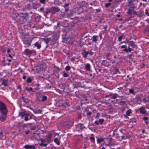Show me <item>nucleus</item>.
Here are the masks:
<instances>
[{"instance_id":"5fc2aeb1","label":"nucleus","mask_w":149,"mask_h":149,"mask_svg":"<svg viewBox=\"0 0 149 149\" xmlns=\"http://www.w3.org/2000/svg\"><path fill=\"white\" fill-rule=\"evenodd\" d=\"M69 3L65 4L63 6V7H68L69 6Z\"/></svg>"},{"instance_id":"f03ea898","label":"nucleus","mask_w":149,"mask_h":149,"mask_svg":"<svg viewBox=\"0 0 149 149\" xmlns=\"http://www.w3.org/2000/svg\"><path fill=\"white\" fill-rule=\"evenodd\" d=\"M51 13L52 15L55 14L56 13L60 11V9L58 7H53L51 8Z\"/></svg>"},{"instance_id":"69168bd1","label":"nucleus","mask_w":149,"mask_h":149,"mask_svg":"<svg viewBox=\"0 0 149 149\" xmlns=\"http://www.w3.org/2000/svg\"><path fill=\"white\" fill-rule=\"evenodd\" d=\"M96 10L97 11V12H100L101 10L100 9H96Z\"/></svg>"},{"instance_id":"20e7f679","label":"nucleus","mask_w":149,"mask_h":149,"mask_svg":"<svg viewBox=\"0 0 149 149\" xmlns=\"http://www.w3.org/2000/svg\"><path fill=\"white\" fill-rule=\"evenodd\" d=\"M117 95L116 94H113L112 93H110L108 95H105V97L107 98L108 97H110L111 99H115L117 97Z\"/></svg>"},{"instance_id":"412c9836","label":"nucleus","mask_w":149,"mask_h":149,"mask_svg":"<svg viewBox=\"0 0 149 149\" xmlns=\"http://www.w3.org/2000/svg\"><path fill=\"white\" fill-rule=\"evenodd\" d=\"M123 51H125L126 52H131L132 50L130 47H128V49H124L123 50Z\"/></svg>"},{"instance_id":"4be33fe9","label":"nucleus","mask_w":149,"mask_h":149,"mask_svg":"<svg viewBox=\"0 0 149 149\" xmlns=\"http://www.w3.org/2000/svg\"><path fill=\"white\" fill-rule=\"evenodd\" d=\"M73 84L79 87H80L81 85V83L80 82L75 81H74Z\"/></svg>"},{"instance_id":"f8f14e48","label":"nucleus","mask_w":149,"mask_h":149,"mask_svg":"<svg viewBox=\"0 0 149 149\" xmlns=\"http://www.w3.org/2000/svg\"><path fill=\"white\" fill-rule=\"evenodd\" d=\"M128 45L133 48H134L136 45H135L134 42L130 41L127 42Z\"/></svg>"},{"instance_id":"c85d7f7f","label":"nucleus","mask_w":149,"mask_h":149,"mask_svg":"<svg viewBox=\"0 0 149 149\" xmlns=\"http://www.w3.org/2000/svg\"><path fill=\"white\" fill-rule=\"evenodd\" d=\"M35 113H41L42 112V110L40 109H37L35 111H33Z\"/></svg>"},{"instance_id":"a18cd8bd","label":"nucleus","mask_w":149,"mask_h":149,"mask_svg":"<svg viewBox=\"0 0 149 149\" xmlns=\"http://www.w3.org/2000/svg\"><path fill=\"white\" fill-rule=\"evenodd\" d=\"M111 4L110 3H107L105 4V7L106 8L108 7L109 6H111Z\"/></svg>"},{"instance_id":"a211bd4d","label":"nucleus","mask_w":149,"mask_h":149,"mask_svg":"<svg viewBox=\"0 0 149 149\" xmlns=\"http://www.w3.org/2000/svg\"><path fill=\"white\" fill-rule=\"evenodd\" d=\"M87 55L88 54L87 51L84 49L83 50L82 52V55L83 57L84 58H86L87 57Z\"/></svg>"},{"instance_id":"1a4fd4ad","label":"nucleus","mask_w":149,"mask_h":149,"mask_svg":"<svg viewBox=\"0 0 149 149\" xmlns=\"http://www.w3.org/2000/svg\"><path fill=\"white\" fill-rule=\"evenodd\" d=\"M24 148L26 149H35L36 148L35 147L32 145H26L25 146Z\"/></svg>"},{"instance_id":"603ef678","label":"nucleus","mask_w":149,"mask_h":149,"mask_svg":"<svg viewBox=\"0 0 149 149\" xmlns=\"http://www.w3.org/2000/svg\"><path fill=\"white\" fill-rule=\"evenodd\" d=\"M81 115L80 114H78L77 115V118L78 119H80L81 118Z\"/></svg>"},{"instance_id":"bf43d9fd","label":"nucleus","mask_w":149,"mask_h":149,"mask_svg":"<svg viewBox=\"0 0 149 149\" xmlns=\"http://www.w3.org/2000/svg\"><path fill=\"white\" fill-rule=\"evenodd\" d=\"M29 132V131H25V133L26 135H27L28 134Z\"/></svg>"},{"instance_id":"7c9ffc66","label":"nucleus","mask_w":149,"mask_h":149,"mask_svg":"<svg viewBox=\"0 0 149 149\" xmlns=\"http://www.w3.org/2000/svg\"><path fill=\"white\" fill-rule=\"evenodd\" d=\"M54 142L56 143L57 145H60V142L58 141V139L57 138H55L54 140Z\"/></svg>"},{"instance_id":"f3484780","label":"nucleus","mask_w":149,"mask_h":149,"mask_svg":"<svg viewBox=\"0 0 149 149\" xmlns=\"http://www.w3.org/2000/svg\"><path fill=\"white\" fill-rule=\"evenodd\" d=\"M22 99L23 100V102L25 104H27L29 103L30 102V100L29 99H28L27 98H25L24 96L22 97Z\"/></svg>"},{"instance_id":"864d4df0","label":"nucleus","mask_w":149,"mask_h":149,"mask_svg":"<svg viewBox=\"0 0 149 149\" xmlns=\"http://www.w3.org/2000/svg\"><path fill=\"white\" fill-rule=\"evenodd\" d=\"M65 9V11L66 12H67L69 10V8L68 7H64Z\"/></svg>"},{"instance_id":"49530a36","label":"nucleus","mask_w":149,"mask_h":149,"mask_svg":"<svg viewBox=\"0 0 149 149\" xmlns=\"http://www.w3.org/2000/svg\"><path fill=\"white\" fill-rule=\"evenodd\" d=\"M90 139L92 142H94L95 140V138L93 137H91L90 138Z\"/></svg>"},{"instance_id":"f704fd0d","label":"nucleus","mask_w":149,"mask_h":149,"mask_svg":"<svg viewBox=\"0 0 149 149\" xmlns=\"http://www.w3.org/2000/svg\"><path fill=\"white\" fill-rule=\"evenodd\" d=\"M25 89L26 90H27L29 92L32 90V88L31 87H30V88H29L27 87Z\"/></svg>"},{"instance_id":"c9c22d12","label":"nucleus","mask_w":149,"mask_h":149,"mask_svg":"<svg viewBox=\"0 0 149 149\" xmlns=\"http://www.w3.org/2000/svg\"><path fill=\"white\" fill-rule=\"evenodd\" d=\"M129 92L130 93H132L133 94H134V90L132 89H130Z\"/></svg>"},{"instance_id":"338daca9","label":"nucleus","mask_w":149,"mask_h":149,"mask_svg":"<svg viewBox=\"0 0 149 149\" xmlns=\"http://www.w3.org/2000/svg\"><path fill=\"white\" fill-rule=\"evenodd\" d=\"M44 9V8H41L40 9V11H42Z\"/></svg>"},{"instance_id":"5701e85b","label":"nucleus","mask_w":149,"mask_h":149,"mask_svg":"<svg viewBox=\"0 0 149 149\" xmlns=\"http://www.w3.org/2000/svg\"><path fill=\"white\" fill-rule=\"evenodd\" d=\"M38 5V3L36 2H34L32 3V7L34 9H36Z\"/></svg>"},{"instance_id":"8fccbe9b","label":"nucleus","mask_w":149,"mask_h":149,"mask_svg":"<svg viewBox=\"0 0 149 149\" xmlns=\"http://www.w3.org/2000/svg\"><path fill=\"white\" fill-rule=\"evenodd\" d=\"M145 14L147 15L148 16H149V13H148V10L146 9L145 10Z\"/></svg>"},{"instance_id":"0e129e2a","label":"nucleus","mask_w":149,"mask_h":149,"mask_svg":"<svg viewBox=\"0 0 149 149\" xmlns=\"http://www.w3.org/2000/svg\"><path fill=\"white\" fill-rule=\"evenodd\" d=\"M83 101H84L85 100L87 101V99L86 98L84 97L83 99H82Z\"/></svg>"},{"instance_id":"0eeeda50","label":"nucleus","mask_w":149,"mask_h":149,"mask_svg":"<svg viewBox=\"0 0 149 149\" xmlns=\"http://www.w3.org/2000/svg\"><path fill=\"white\" fill-rule=\"evenodd\" d=\"M36 52L34 50H31L28 49H26L24 50V52L26 55L31 54L33 53H34Z\"/></svg>"},{"instance_id":"4c0bfd02","label":"nucleus","mask_w":149,"mask_h":149,"mask_svg":"<svg viewBox=\"0 0 149 149\" xmlns=\"http://www.w3.org/2000/svg\"><path fill=\"white\" fill-rule=\"evenodd\" d=\"M32 80L30 77H28L26 80V82L28 83H31V82Z\"/></svg>"},{"instance_id":"de8ad7c7","label":"nucleus","mask_w":149,"mask_h":149,"mask_svg":"<svg viewBox=\"0 0 149 149\" xmlns=\"http://www.w3.org/2000/svg\"><path fill=\"white\" fill-rule=\"evenodd\" d=\"M29 120V119L28 118V116H25L24 120L26 121H27L28 120Z\"/></svg>"},{"instance_id":"393cba45","label":"nucleus","mask_w":149,"mask_h":149,"mask_svg":"<svg viewBox=\"0 0 149 149\" xmlns=\"http://www.w3.org/2000/svg\"><path fill=\"white\" fill-rule=\"evenodd\" d=\"M31 7L30 5L28 4L26 5L25 8L27 9L28 10H31Z\"/></svg>"},{"instance_id":"c756f323","label":"nucleus","mask_w":149,"mask_h":149,"mask_svg":"<svg viewBox=\"0 0 149 149\" xmlns=\"http://www.w3.org/2000/svg\"><path fill=\"white\" fill-rule=\"evenodd\" d=\"M47 99V97L46 96H42L41 97V101H44L46 100Z\"/></svg>"},{"instance_id":"a19ab883","label":"nucleus","mask_w":149,"mask_h":149,"mask_svg":"<svg viewBox=\"0 0 149 149\" xmlns=\"http://www.w3.org/2000/svg\"><path fill=\"white\" fill-rule=\"evenodd\" d=\"M63 75L64 77H68L69 76V75L65 72H64Z\"/></svg>"},{"instance_id":"6e6d98bb","label":"nucleus","mask_w":149,"mask_h":149,"mask_svg":"<svg viewBox=\"0 0 149 149\" xmlns=\"http://www.w3.org/2000/svg\"><path fill=\"white\" fill-rule=\"evenodd\" d=\"M142 100L144 101V103H146V102H148V100H146V98H144Z\"/></svg>"},{"instance_id":"c03bdc74","label":"nucleus","mask_w":149,"mask_h":149,"mask_svg":"<svg viewBox=\"0 0 149 149\" xmlns=\"http://www.w3.org/2000/svg\"><path fill=\"white\" fill-rule=\"evenodd\" d=\"M36 129V127L35 126H31L30 127V129L31 130H35Z\"/></svg>"},{"instance_id":"72a5a7b5","label":"nucleus","mask_w":149,"mask_h":149,"mask_svg":"<svg viewBox=\"0 0 149 149\" xmlns=\"http://www.w3.org/2000/svg\"><path fill=\"white\" fill-rule=\"evenodd\" d=\"M131 113V110L129 109L128 110L126 113V114L128 116H129L130 114Z\"/></svg>"},{"instance_id":"a878e982","label":"nucleus","mask_w":149,"mask_h":149,"mask_svg":"<svg viewBox=\"0 0 149 149\" xmlns=\"http://www.w3.org/2000/svg\"><path fill=\"white\" fill-rule=\"evenodd\" d=\"M25 113L24 112H19V116L21 118H23L25 115Z\"/></svg>"},{"instance_id":"b1692460","label":"nucleus","mask_w":149,"mask_h":149,"mask_svg":"<svg viewBox=\"0 0 149 149\" xmlns=\"http://www.w3.org/2000/svg\"><path fill=\"white\" fill-rule=\"evenodd\" d=\"M43 40L45 41L47 44H48L50 41V38H43Z\"/></svg>"},{"instance_id":"37998d69","label":"nucleus","mask_w":149,"mask_h":149,"mask_svg":"<svg viewBox=\"0 0 149 149\" xmlns=\"http://www.w3.org/2000/svg\"><path fill=\"white\" fill-rule=\"evenodd\" d=\"M40 145L41 147H42V146L46 147V146H47V144L44 143H42L40 144Z\"/></svg>"},{"instance_id":"774afa93","label":"nucleus","mask_w":149,"mask_h":149,"mask_svg":"<svg viewBox=\"0 0 149 149\" xmlns=\"http://www.w3.org/2000/svg\"><path fill=\"white\" fill-rule=\"evenodd\" d=\"M95 118L96 119H99V116H97V115L96 116Z\"/></svg>"},{"instance_id":"7ed1b4c3","label":"nucleus","mask_w":149,"mask_h":149,"mask_svg":"<svg viewBox=\"0 0 149 149\" xmlns=\"http://www.w3.org/2000/svg\"><path fill=\"white\" fill-rule=\"evenodd\" d=\"M58 103H62V104L59 105L60 106H63L65 107L68 106V103L66 100H60L58 102Z\"/></svg>"},{"instance_id":"3c124183","label":"nucleus","mask_w":149,"mask_h":149,"mask_svg":"<svg viewBox=\"0 0 149 149\" xmlns=\"http://www.w3.org/2000/svg\"><path fill=\"white\" fill-rule=\"evenodd\" d=\"M40 2L41 3L44 4L45 2V0H40Z\"/></svg>"},{"instance_id":"dca6fc26","label":"nucleus","mask_w":149,"mask_h":149,"mask_svg":"<svg viewBox=\"0 0 149 149\" xmlns=\"http://www.w3.org/2000/svg\"><path fill=\"white\" fill-rule=\"evenodd\" d=\"M41 17V16L38 15H36L35 17V21L36 22H39L40 20Z\"/></svg>"},{"instance_id":"9d476101","label":"nucleus","mask_w":149,"mask_h":149,"mask_svg":"<svg viewBox=\"0 0 149 149\" xmlns=\"http://www.w3.org/2000/svg\"><path fill=\"white\" fill-rule=\"evenodd\" d=\"M53 40V41L56 40L59 38V35L56 33H54L52 36Z\"/></svg>"},{"instance_id":"4d7b16f0","label":"nucleus","mask_w":149,"mask_h":149,"mask_svg":"<svg viewBox=\"0 0 149 149\" xmlns=\"http://www.w3.org/2000/svg\"><path fill=\"white\" fill-rule=\"evenodd\" d=\"M121 48H124V49H127V46L126 45H122L121 46Z\"/></svg>"},{"instance_id":"473e14b6","label":"nucleus","mask_w":149,"mask_h":149,"mask_svg":"<svg viewBox=\"0 0 149 149\" xmlns=\"http://www.w3.org/2000/svg\"><path fill=\"white\" fill-rule=\"evenodd\" d=\"M49 13H51V9H50L49 10L48 9H47L45 11V13H44V14L45 15V14H48Z\"/></svg>"},{"instance_id":"09e8293b","label":"nucleus","mask_w":149,"mask_h":149,"mask_svg":"<svg viewBox=\"0 0 149 149\" xmlns=\"http://www.w3.org/2000/svg\"><path fill=\"white\" fill-rule=\"evenodd\" d=\"M110 56V54L109 53H108L107 54H106V56L107 57V59H108V57Z\"/></svg>"},{"instance_id":"39448f33","label":"nucleus","mask_w":149,"mask_h":149,"mask_svg":"<svg viewBox=\"0 0 149 149\" xmlns=\"http://www.w3.org/2000/svg\"><path fill=\"white\" fill-rule=\"evenodd\" d=\"M31 42V40H24L23 42L24 44V47H27L30 45Z\"/></svg>"},{"instance_id":"cd10ccee","label":"nucleus","mask_w":149,"mask_h":149,"mask_svg":"<svg viewBox=\"0 0 149 149\" xmlns=\"http://www.w3.org/2000/svg\"><path fill=\"white\" fill-rule=\"evenodd\" d=\"M52 138V136L50 135H49L47 136V137L46 138V140H47V142L50 141Z\"/></svg>"},{"instance_id":"f257e3e1","label":"nucleus","mask_w":149,"mask_h":149,"mask_svg":"<svg viewBox=\"0 0 149 149\" xmlns=\"http://www.w3.org/2000/svg\"><path fill=\"white\" fill-rule=\"evenodd\" d=\"M8 110L4 103L0 101V121H4L7 117Z\"/></svg>"},{"instance_id":"6ab92c4d","label":"nucleus","mask_w":149,"mask_h":149,"mask_svg":"<svg viewBox=\"0 0 149 149\" xmlns=\"http://www.w3.org/2000/svg\"><path fill=\"white\" fill-rule=\"evenodd\" d=\"M34 45L35 47H37L38 49H40L41 47V45L38 42H36L34 44Z\"/></svg>"},{"instance_id":"e433bc0d","label":"nucleus","mask_w":149,"mask_h":149,"mask_svg":"<svg viewBox=\"0 0 149 149\" xmlns=\"http://www.w3.org/2000/svg\"><path fill=\"white\" fill-rule=\"evenodd\" d=\"M104 121V120L103 119H99V123L100 124H102L103 122Z\"/></svg>"},{"instance_id":"4468645a","label":"nucleus","mask_w":149,"mask_h":149,"mask_svg":"<svg viewBox=\"0 0 149 149\" xmlns=\"http://www.w3.org/2000/svg\"><path fill=\"white\" fill-rule=\"evenodd\" d=\"M1 85H3L4 86H8V83L6 79H3L2 81Z\"/></svg>"},{"instance_id":"e2e57ef3","label":"nucleus","mask_w":149,"mask_h":149,"mask_svg":"<svg viewBox=\"0 0 149 149\" xmlns=\"http://www.w3.org/2000/svg\"><path fill=\"white\" fill-rule=\"evenodd\" d=\"M143 119L144 120H146L148 119V118L147 117H143Z\"/></svg>"},{"instance_id":"680f3d73","label":"nucleus","mask_w":149,"mask_h":149,"mask_svg":"<svg viewBox=\"0 0 149 149\" xmlns=\"http://www.w3.org/2000/svg\"><path fill=\"white\" fill-rule=\"evenodd\" d=\"M145 66V65L144 63H142L141 65V68H143Z\"/></svg>"},{"instance_id":"9b49d317","label":"nucleus","mask_w":149,"mask_h":149,"mask_svg":"<svg viewBox=\"0 0 149 149\" xmlns=\"http://www.w3.org/2000/svg\"><path fill=\"white\" fill-rule=\"evenodd\" d=\"M145 107H142L139 109L140 112L142 114H145L146 113V111L145 109Z\"/></svg>"},{"instance_id":"423d86ee","label":"nucleus","mask_w":149,"mask_h":149,"mask_svg":"<svg viewBox=\"0 0 149 149\" xmlns=\"http://www.w3.org/2000/svg\"><path fill=\"white\" fill-rule=\"evenodd\" d=\"M44 70V67L43 65H40L38 66L36 69L38 72L39 73Z\"/></svg>"},{"instance_id":"ddd939ff","label":"nucleus","mask_w":149,"mask_h":149,"mask_svg":"<svg viewBox=\"0 0 149 149\" xmlns=\"http://www.w3.org/2000/svg\"><path fill=\"white\" fill-rule=\"evenodd\" d=\"M135 8V7L134 6H133L129 8L127 12V14L129 15H131L132 13L133 10Z\"/></svg>"},{"instance_id":"bb28decb","label":"nucleus","mask_w":149,"mask_h":149,"mask_svg":"<svg viewBox=\"0 0 149 149\" xmlns=\"http://www.w3.org/2000/svg\"><path fill=\"white\" fill-rule=\"evenodd\" d=\"M68 37H65L64 38H63V40L62 41L63 42L67 43L68 42Z\"/></svg>"},{"instance_id":"052dcab7","label":"nucleus","mask_w":149,"mask_h":149,"mask_svg":"<svg viewBox=\"0 0 149 149\" xmlns=\"http://www.w3.org/2000/svg\"><path fill=\"white\" fill-rule=\"evenodd\" d=\"M95 124H96V125H99V122H98V121L97 120L96 121H95V123H94Z\"/></svg>"},{"instance_id":"6e6552de","label":"nucleus","mask_w":149,"mask_h":149,"mask_svg":"<svg viewBox=\"0 0 149 149\" xmlns=\"http://www.w3.org/2000/svg\"><path fill=\"white\" fill-rule=\"evenodd\" d=\"M21 14L22 15L21 17L23 18V19H27V18L29 17V15L27 13H22Z\"/></svg>"},{"instance_id":"aec40b11","label":"nucleus","mask_w":149,"mask_h":149,"mask_svg":"<svg viewBox=\"0 0 149 149\" xmlns=\"http://www.w3.org/2000/svg\"><path fill=\"white\" fill-rule=\"evenodd\" d=\"M85 69L87 71H89L90 70V65L89 63H87L85 65Z\"/></svg>"},{"instance_id":"13d9d810","label":"nucleus","mask_w":149,"mask_h":149,"mask_svg":"<svg viewBox=\"0 0 149 149\" xmlns=\"http://www.w3.org/2000/svg\"><path fill=\"white\" fill-rule=\"evenodd\" d=\"M92 114V112L91 111H89L87 113V115H90Z\"/></svg>"},{"instance_id":"2f4dec72","label":"nucleus","mask_w":149,"mask_h":149,"mask_svg":"<svg viewBox=\"0 0 149 149\" xmlns=\"http://www.w3.org/2000/svg\"><path fill=\"white\" fill-rule=\"evenodd\" d=\"M97 36H93L92 38L93 39V41L95 42L97 41Z\"/></svg>"},{"instance_id":"79ce46f5","label":"nucleus","mask_w":149,"mask_h":149,"mask_svg":"<svg viewBox=\"0 0 149 149\" xmlns=\"http://www.w3.org/2000/svg\"><path fill=\"white\" fill-rule=\"evenodd\" d=\"M103 140L102 139H97V143H100L101 142L103 141Z\"/></svg>"},{"instance_id":"58836bf2","label":"nucleus","mask_w":149,"mask_h":149,"mask_svg":"<svg viewBox=\"0 0 149 149\" xmlns=\"http://www.w3.org/2000/svg\"><path fill=\"white\" fill-rule=\"evenodd\" d=\"M70 69V66H67L65 68V69L67 71H69Z\"/></svg>"},{"instance_id":"ea45409f","label":"nucleus","mask_w":149,"mask_h":149,"mask_svg":"<svg viewBox=\"0 0 149 149\" xmlns=\"http://www.w3.org/2000/svg\"><path fill=\"white\" fill-rule=\"evenodd\" d=\"M123 36H124L123 35H122L120 36H119L118 38V40L120 41H121L122 40V39L123 38Z\"/></svg>"},{"instance_id":"2eb2a0df","label":"nucleus","mask_w":149,"mask_h":149,"mask_svg":"<svg viewBox=\"0 0 149 149\" xmlns=\"http://www.w3.org/2000/svg\"><path fill=\"white\" fill-rule=\"evenodd\" d=\"M102 65H104L105 66H107L109 65V63L106 60H104L102 61Z\"/></svg>"}]
</instances>
